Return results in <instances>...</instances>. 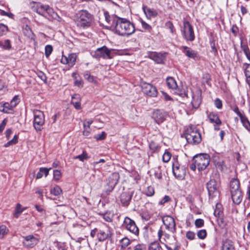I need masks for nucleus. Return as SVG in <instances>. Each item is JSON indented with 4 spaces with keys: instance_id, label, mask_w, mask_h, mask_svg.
<instances>
[{
    "instance_id": "f257e3e1",
    "label": "nucleus",
    "mask_w": 250,
    "mask_h": 250,
    "mask_svg": "<svg viewBox=\"0 0 250 250\" xmlns=\"http://www.w3.org/2000/svg\"><path fill=\"white\" fill-rule=\"evenodd\" d=\"M117 34L122 36H128L134 33L135 29L134 24L129 20L118 17L115 26Z\"/></svg>"
},
{
    "instance_id": "f03ea898",
    "label": "nucleus",
    "mask_w": 250,
    "mask_h": 250,
    "mask_svg": "<svg viewBox=\"0 0 250 250\" xmlns=\"http://www.w3.org/2000/svg\"><path fill=\"white\" fill-rule=\"evenodd\" d=\"M32 9L39 14L48 19L56 18L57 14L53 8L48 5H44L40 2H34Z\"/></svg>"
},
{
    "instance_id": "7ed1b4c3",
    "label": "nucleus",
    "mask_w": 250,
    "mask_h": 250,
    "mask_svg": "<svg viewBox=\"0 0 250 250\" xmlns=\"http://www.w3.org/2000/svg\"><path fill=\"white\" fill-rule=\"evenodd\" d=\"M93 19L92 15L87 10H83L77 13L76 22L78 26L85 28L91 25Z\"/></svg>"
},
{
    "instance_id": "20e7f679",
    "label": "nucleus",
    "mask_w": 250,
    "mask_h": 250,
    "mask_svg": "<svg viewBox=\"0 0 250 250\" xmlns=\"http://www.w3.org/2000/svg\"><path fill=\"white\" fill-rule=\"evenodd\" d=\"M186 138L189 144L196 145L201 141V135L195 126H189L187 130Z\"/></svg>"
},
{
    "instance_id": "39448f33",
    "label": "nucleus",
    "mask_w": 250,
    "mask_h": 250,
    "mask_svg": "<svg viewBox=\"0 0 250 250\" xmlns=\"http://www.w3.org/2000/svg\"><path fill=\"white\" fill-rule=\"evenodd\" d=\"M113 50V49H109L105 46H104L91 52V54L93 58L96 59L102 58L104 59H110L113 57L112 53Z\"/></svg>"
},
{
    "instance_id": "423d86ee",
    "label": "nucleus",
    "mask_w": 250,
    "mask_h": 250,
    "mask_svg": "<svg viewBox=\"0 0 250 250\" xmlns=\"http://www.w3.org/2000/svg\"><path fill=\"white\" fill-rule=\"evenodd\" d=\"M199 170L205 169L209 165V156L207 154H200L194 157L193 159Z\"/></svg>"
},
{
    "instance_id": "0eeeda50",
    "label": "nucleus",
    "mask_w": 250,
    "mask_h": 250,
    "mask_svg": "<svg viewBox=\"0 0 250 250\" xmlns=\"http://www.w3.org/2000/svg\"><path fill=\"white\" fill-rule=\"evenodd\" d=\"M34 127L37 131H41L45 122L44 113L40 110H37L34 111Z\"/></svg>"
},
{
    "instance_id": "6e6552de",
    "label": "nucleus",
    "mask_w": 250,
    "mask_h": 250,
    "mask_svg": "<svg viewBox=\"0 0 250 250\" xmlns=\"http://www.w3.org/2000/svg\"><path fill=\"white\" fill-rule=\"evenodd\" d=\"M182 32L184 38L187 41L192 42L194 40L195 36L193 28L188 21H185L184 22Z\"/></svg>"
},
{
    "instance_id": "1a4fd4ad",
    "label": "nucleus",
    "mask_w": 250,
    "mask_h": 250,
    "mask_svg": "<svg viewBox=\"0 0 250 250\" xmlns=\"http://www.w3.org/2000/svg\"><path fill=\"white\" fill-rule=\"evenodd\" d=\"M172 171L174 176L179 180L183 179L186 175L185 167L179 164L177 161L173 163Z\"/></svg>"
},
{
    "instance_id": "9d476101",
    "label": "nucleus",
    "mask_w": 250,
    "mask_h": 250,
    "mask_svg": "<svg viewBox=\"0 0 250 250\" xmlns=\"http://www.w3.org/2000/svg\"><path fill=\"white\" fill-rule=\"evenodd\" d=\"M119 179V175L118 173H113L111 174L106 180L105 190L106 192H110L113 190L117 184Z\"/></svg>"
},
{
    "instance_id": "9b49d317",
    "label": "nucleus",
    "mask_w": 250,
    "mask_h": 250,
    "mask_svg": "<svg viewBox=\"0 0 250 250\" xmlns=\"http://www.w3.org/2000/svg\"><path fill=\"white\" fill-rule=\"evenodd\" d=\"M123 226L131 233L137 235L139 233V229L135 222L128 217H126L124 221Z\"/></svg>"
},
{
    "instance_id": "f8f14e48",
    "label": "nucleus",
    "mask_w": 250,
    "mask_h": 250,
    "mask_svg": "<svg viewBox=\"0 0 250 250\" xmlns=\"http://www.w3.org/2000/svg\"><path fill=\"white\" fill-rule=\"evenodd\" d=\"M163 224L166 229L170 232L174 233L176 231V224L174 219L168 215L164 216L162 218Z\"/></svg>"
},
{
    "instance_id": "ddd939ff",
    "label": "nucleus",
    "mask_w": 250,
    "mask_h": 250,
    "mask_svg": "<svg viewBox=\"0 0 250 250\" xmlns=\"http://www.w3.org/2000/svg\"><path fill=\"white\" fill-rule=\"evenodd\" d=\"M167 116V112L160 109L154 110L151 115L152 118L158 124L163 123L166 119Z\"/></svg>"
},
{
    "instance_id": "4468645a",
    "label": "nucleus",
    "mask_w": 250,
    "mask_h": 250,
    "mask_svg": "<svg viewBox=\"0 0 250 250\" xmlns=\"http://www.w3.org/2000/svg\"><path fill=\"white\" fill-rule=\"evenodd\" d=\"M23 245L27 248H32L35 246L39 242V240L33 235L23 236Z\"/></svg>"
},
{
    "instance_id": "2eb2a0df",
    "label": "nucleus",
    "mask_w": 250,
    "mask_h": 250,
    "mask_svg": "<svg viewBox=\"0 0 250 250\" xmlns=\"http://www.w3.org/2000/svg\"><path fill=\"white\" fill-rule=\"evenodd\" d=\"M142 89L145 94L150 97H156L157 95L156 88L150 83H143L142 84Z\"/></svg>"
},
{
    "instance_id": "dca6fc26",
    "label": "nucleus",
    "mask_w": 250,
    "mask_h": 250,
    "mask_svg": "<svg viewBox=\"0 0 250 250\" xmlns=\"http://www.w3.org/2000/svg\"><path fill=\"white\" fill-rule=\"evenodd\" d=\"M208 195L210 198H213L218 195L217 183L214 180H210L207 184Z\"/></svg>"
},
{
    "instance_id": "f3484780",
    "label": "nucleus",
    "mask_w": 250,
    "mask_h": 250,
    "mask_svg": "<svg viewBox=\"0 0 250 250\" xmlns=\"http://www.w3.org/2000/svg\"><path fill=\"white\" fill-rule=\"evenodd\" d=\"M77 55L75 53L69 54L68 57L62 55L61 62L63 64H68L70 67L73 66L76 62Z\"/></svg>"
},
{
    "instance_id": "a211bd4d",
    "label": "nucleus",
    "mask_w": 250,
    "mask_h": 250,
    "mask_svg": "<svg viewBox=\"0 0 250 250\" xmlns=\"http://www.w3.org/2000/svg\"><path fill=\"white\" fill-rule=\"evenodd\" d=\"M202 102L201 91L200 90H196L192 94V100L191 104L194 109L198 108Z\"/></svg>"
},
{
    "instance_id": "6ab92c4d",
    "label": "nucleus",
    "mask_w": 250,
    "mask_h": 250,
    "mask_svg": "<svg viewBox=\"0 0 250 250\" xmlns=\"http://www.w3.org/2000/svg\"><path fill=\"white\" fill-rule=\"evenodd\" d=\"M157 234L159 240L162 244L167 243L170 237V235L163 230L162 227L159 229Z\"/></svg>"
},
{
    "instance_id": "aec40b11",
    "label": "nucleus",
    "mask_w": 250,
    "mask_h": 250,
    "mask_svg": "<svg viewBox=\"0 0 250 250\" xmlns=\"http://www.w3.org/2000/svg\"><path fill=\"white\" fill-rule=\"evenodd\" d=\"M142 8L143 12L148 19H151L152 18L156 17L158 15L156 10L150 8L146 5H144Z\"/></svg>"
},
{
    "instance_id": "412c9836",
    "label": "nucleus",
    "mask_w": 250,
    "mask_h": 250,
    "mask_svg": "<svg viewBox=\"0 0 250 250\" xmlns=\"http://www.w3.org/2000/svg\"><path fill=\"white\" fill-rule=\"evenodd\" d=\"M233 202L237 205L239 204L242 199V195L240 190L230 192Z\"/></svg>"
},
{
    "instance_id": "4be33fe9",
    "label": "nucleus",
    "mask_w": 250,
    "mask_h": 250,
    "mask_svg": "<svg viewBox=\"0 0 250 250\" xmlns=\"http://www.w3.org/2000/svg\"><path fill=\"white\" fill-rule=\"evenodd\" d=\"M221 250H235L234 242L226 239L222 241Z\"/></svg>"
},
{
    "instance_id": "5701e85b",
    "label": "nucleus",
    "mask_w": 250,
    "mask_h": 250,
    "mask_svg": "<svg viewBox=\"0 0 250 250\" xmlns=\"http://www.w3.org/2000/svg\"><path fill=\"white\" fill-rule=\"evenodd\" d=\"M132 197V194L129 192H124L121 195V201L124 206L129 204Z\"/></svg>"
},
{
    "instance_id": "b1692460",
    "label": "nucleus",
    "mask_w": 250,
    "mask_h": 250,
    "mask_svg": "<svg viewBox=\"0 0 250 250\" xmlns=\"http://www.w3.org/2000/svg\"><path fill=\"white\" fill-rule=\"evenodd\" d=\"M182 48L184 49L183 52L188 57L194 60L197 58V53L195 51L186 46H183Z\"/></svg>"
},
{
    "instance_id": "393cba45",
    "label": "nucleus",
    "mask_w": 250,
    "mask_h": 250,
    "mask_svg": "<svg viewBox=\"0 0 250 250\" xmlns=\"http://www.w3.org/2000/svg\"><path fill=\"white\" fill-rule=\"evenodd\" d=\"M208 118L211 123L215 124L217 125L221 124V121L220 120L217 113L210 112L208 115Z\"/></svg>"
},
{
    "instance_id": "a878e982",
    "label": "nucleus",
    "mask_w": 250,
    "mask_h": 250,
    "mask_svg": "<svg viewBox=\"0 0 250 250\" xmlns=\"http://www.w3.org/2000/svg\"><path fill=\"white\" fill-rule=\"evenodd\" d=\"M80 101L81 99L79 95L74 94L72 96L71 104L76 109H80L81 108Z\"/></svg>"
},
{
    "instance_id": "bb28decb",
    "label": "nucleus",
    "mask_w": 250,
    "mask_h": 250,
    "mask_svg": "<svg viewBox=\"0 0 250 250\" xmlns=\"http://www.w3.org/2000/svg\"><path fill=\"white\" fill-rule=\"evenodd\" d=\"M167 85L172 89H177L178 86L175 80L173 77H168L166 80Z\"/></svg>"
},
{
    "instance_id": "cd10ccee",
    "label": "nucleus",
    "mask_w": 250,
    "mask_h": 250,
    "mask_svg": "<svg viewBox=\"0 0 250 250\" xmlns=\"http://www.w3.org/2000/svg\"><path fill=\"white\" fill-rule=\"evenodd\" d=\"M12 105L9 103H0V111L4 113H7L9 110L13 108Z\"/></svg>"
},
{
    "instance_id": "c85d7f7f",
    "label": "nucleus",
    "mask_w": 250,
    "mask_h": 250,
    "mask_svg": "<svg viewBox=\"0 0 250 250\" xmlns=\"http://www.w3.org/2000/svg\"><path fill=\"white\" fill-rule=\"evenodd\" d=\"M52 169V167H50L49 168L45 167H41L39 169V171L38 172L36 175L37 179L41 178L43 174H44L45 176L46 177L48 174L49 171Z\"/></svg>"
},
{
    "instance_id": "c756f323",
    "label": "nucleus",
    "mask_w": 250,
    "mask_h": 250,
    "mask_svg": "<svg viewBox=\"0 0 250 250\" xmlns=\"http://www.w3.org/2000/svg\"><path fill=\"white\" fill-rule=\"evenodd\" d=\"M230 192L240 190L239 188V182L237 179L232 180L230 183Z\"/></svg>"
},
{
    "instance_id": "7c9ffc66",
    "label": "nucleus",
    "mask_w": 250,
    "mask_h": 250,
    "mask_svg": "<svg viewBox=\"0 0 250 250\" xmlns=\"http://www.w3.org/2000/svg\"><path fill=\"white\" fill-rule=\"evenodd\" d=\"M150 58L158 63L163 61L162 56L156 52H152L150 54Z\"/></svg>"
},
{
    "instance_id": "2f4dec72",
    "label": "nucleus",
    "mask_w": 250,
    "mask_h": 250,
    "mask_svg": "<svg viewBox=\"0 0 250 250\" xmlns=\"http://www.w3.org/2000/svg\"><path fill=\"white\" fill-rule=\"evenodd\" d=\"M240 118L243 126L250 132V122L248 118L245 115L241 116Z\"/></svg>"
},
{
    "instance_id": "473e14b6",
    "label": "nucleus",
    "mask_w": 250,
    "mask_h": 250,
    "mask_svg": "<svg viewBox=\"0 0 250 250\" xmlns=\"http://www.w3.org/2000/svg\"><path fill=\"white\" fill-rule=\"evenodd\" d=\"M0 47L5 50H9L11 48L10 41L5 40L0 41Z\"/></svg>"
},
{
    "instance_id": "72a5a7b5",
    "label": "nucleus",
    "mask_w": 250,
    "mask_h": 250,
    "mask_svg": "<svg viewBox=\"0 0 250 250\" xmlns=\"http://www.w3.org/2000/svg\"><path fill=\"white\" fill-rule=\"evenodd\" d=\"M97 238L100 241H103L105 240L108 237V234L103 230H100L98 231Z\"/></svg>"
},
{
    "instance_id": "f704fd0d",
    "label": "nucleus",
    "mask_w": 250,
    "mask_h": 250,
    "mask_svg": "<svg viewBox=\"0 0 250 250\" xmlns=\"http://www.w3.org/2000/svg\"><path fill=\"white\" fill-rule=\"evenodd\" d=\"M50 193L55 196H58L62 193V190L59 186H56L50 190Z\"/></svg>"
},
{
    "instance_id": "c9c22d12",
    "label": "nucleus",
    "mask_w": 250,
    "mask_h": 250,
    "mask_svg": "<svg viewBox=\"0 0 250 250\" xmlns=\"http://www.w3.org/2000/svg\"><path fill=\"white\" fill-rule=\"evenodd\" d=\"M148 250H163V249L158 242H154L150 244Z\"/></svg>"
},
{
    "instance_id": "e433bc0d",
    "label": "nucleus",
    "mask_w": 250,
    "mask_h": 250,
    "mask_svg": "<svg viewBox=\"0 0 250 250\" xmlns=\"http://www.w3.org/2000/svg\"><path fill=\"white\" fill-rule=\"evenodd\" d=\"M120 244L121 248L125 249L130 244V241L127 238L125 237L121 240Z\"/></svg>"
},
{
    "instance_id": "4c0bfd02",
    "label": "nucleus",
    "mask_w": 250,
    "mask_h": 250,
    "mask_svg": "<svg viewBox=\"0 0 250 250\" xmlns=\"http://www.w3.org/2000/svg\"><path fill=\"white\" fill-rule=\"evenodd\" d=\"M23 211V209L21 208V206L20 204L17 205L14 215L16 218H18L20 214Z\"/></svg>"
},
{
    "instance_id": "58836bf2",
    "label": "nucleus",
    "mask_w": 250,
    "mask_h": 250,
    "mask_svg": "<svg viewBox=\"0 0 250 250\" xmlns=\"http://www.w3.org/2000/svg\"><path fill=\"white\" fill-rule=\"evenodd\" d=\"M88 158L87 154L85 151H83L82 154L76 156L74 157V159H79L82 162H83L84 160H87Z\"/></svg>"
},
{
    "instance_id": "ea45409f",
    "label": "nucleus",
    "mask_w": 250,
    "mask_h": 250,
    "mask_svg": "<svg viewBox=\"0 0 250 250\" xmlns=\"http://www.w3.org/2000/svg\"><path fill=\"white\" fill-rule=\"evenodd\" d=\"M102 216L105 221L110 222L112 220L113 214L110 212H105L102 214Z\"/></svg>"
},
{
    "instance_id": "a19ab883",
    "label": "nucleus",
    "mask_w": 250,
    "mask_h": 250,
    "mask_svg": "<svg viewBox=\"0 0 250 250\" xmlns=\"http://www.w3.org/2000/svg\"><path fill=\"white\" fill-rule=\"evenodd\" d=\"M9 231L8 229L4 225H1L0 226V238L3 237L4 235L7 234Z\"/></svg>"
},
{
    "instance_id": "79ce46f5",
    "label": "nucleus",
    "mask_w": 250,
    "mask_h": 250,
    "mask_svg": "<svg viewBox=\"0 0 250 250\" xmlns=\"http://www.w3.org/2000/svg\"><path fill=\"white\" fill-rule=\"evenodd\" d=\"M18 135H15L11 140L9 141L4 145V146L7 147L16 144L18 143Z\"/></svg>"
},
{
    "instance_id": "37998d69",
    "label": "nucleus",
    "mask_w": 250,
    "mask_h": 250,
    "mask_svg": "<svg viewBox=\"0 0 250 250\" xmlns=\"http://www.w3.org/2000/svg\"><path fill=\"white\" fill-rule=\"evenodd\" d=\"M207 231L206 229H203L199 230L197 232V236L200 239H204L207 236Z\"/></svg>"
},
{
    "instance_id": "c03bdc74",
    "label": "nucleus",
    "mask_w": 250,
    "mask_h": 250,
    "mask_svg": "<svg viewBox=\"0 0 250 250\" xmlns=\"http://www.w3.org/2000/svg\"><path fill=\"white\" fill-rule=\"evenodd\" d=\"M8 31L7 26L4 24L0 23V36L5 35Z\"/></svg>"
},
{
    "instance_id": "a18cd8bd",
    "label": "nucleus",
    "mask_w": 250,
    "mask_h": 250,
    "mask_svg": "<svg viewBox=\"0 0 250 250\" xmlns=\"http://www.w3.org/2000/svg\"><path fill=\"white\" fill-rule=\"evenodd\" d=\"M246 77L250 76V63H245L243 64Z\"/></svg>"
},
{
    "instance_id": "49530a36",
    "label": "nucleus",
    "mask_w": 250,
    "mask_h": 250,
    "mask_svg": "<svg viewBox=\"0 0 250 250\" xmlns=\"http://www.w3.org/2000/svg\"><path fill=\"white\" fill-rule=\"evenodd\" d=\"M171 156V155L170 152L168 151L165 152L163 155L162 159L163 162L165 163L168 162L170 160Z\"/></svg>"
},
{
    "instance_id": "de8ad7c7",
    "label": "nucleus",
    "mask_w": 250,
    "mask_h": 250,
    "mask_svg": "<svg viewBox=\"0 0 250 250\" xmlns=\"http://www.w3.org/2000/svg\"><path fill=\"white\" fill-rule=\"evenodd\" d=\"M53 47L51 45H47L45 47V55L46 57H48L52 53Z\"/></svg>"
},
{
    "instance_id": "09e8293b",
    "label": "nucleus",
    "mask_w": 250,
    "mask_h": 250,
    "mask_svg": "<svg viewBox=\"0 0 250 250\" xmlns=\"http://www.w3.org/2000/svg\"><path fill=\"white\" fill-rule=\"evenodd\" d=\"M62 177V173L59 170H54L53 172L54 179L56 181H58Z\"/></svg>"
},
{
    "instance_id": "8fccbe9b",
    "label": "nucleus",
    "mask_w": 250,
    "mask_h": 250,
    "mask_svg": "<svg viewBox=\"0 0 250 250\" xmlns=\"http://www.w3.org/2000/svg\"><path fill=\"white\" fill-rule=\"evenodd\" d=\"M140 21L141 23L142 26L144 29L147 30L149 31L150 30H151L152 28H151V26L150 25H149L148 24H147L146 22H145V21H144L142 20H141Z\"/></svg>"
},
{
    "instance_id": "3c124183",
    "label": "nucleus",
    "mask_w": 250,
    "mask_h": 250,
    "mask_svg": "<svg viewBox=\"0 0 250 250\" xmlns=\"http://www.w3.org/2000/svg\"><path fill=\"white\" fill-rule=\"evenodd\" d=\"M204 225V221L202 219H197L195 221V225L197 228L202 227Z\"/></svg>"
},
{
    "instance_id": "603ef678",
    "label": "nucleus",
    "mask_w": 250,
    "mask_h": 250,
    "mask_svg": "<svg viewBox=\"0 0 250 250\" xmlns=\"http://www.w3.org/2000/svg\"><path fill=\"white\" fill-rule=\"evenodd\" d=\"M19 102V99L18 96L16 95L14 97L12 100L11 101L10 104L12 105L13 107H15Z\"/></svg>"
},
{
    "instance_id": "864d4df0",
    "label": "nucleus",
    "mask_w": 250,
    "mask_h": 250,
    "mask_svg": "<svg viewBox=\"0 0 250 250\" xmlns=\"http://www.w3.org/2000/svg\"><path fill=\"white\" fill-rule=\"evenodd\" d=\"M106 137V134L104 132L96 135L94 138L98 140H104Z\"/></svg>"
},
{
    "instance_id": "5fc2aeb1",
    "label": "nucleus",
    "mask_w": 250,
    "mask_h": 250,
    "mask_svg": "<svg viewBox=\"0 0 250 250\" xmlns=\"http://www.w3.org/2000/svg\"><path fill=\"white\" fill-rule=\"evenodd\" d=\"M154 193V189L153 187L149 186L146 191V195L148 196H152Z\"/></svg>"
},
{
    "instance_id": "6e6d98bb",
    "label": "nucleus",
    "mask_w": 250,
    "mask_h": 250,
    "mask_svg": "<svg viewBox=\"0 0 250 250\" xmlns=\"http://www.w3.org/2000/svg\"><path fill=\"white\" fill-rule=\"evenodd\" d=\"M220 207H221L220 204H216V208L214 210V214L215 216H219V217L220 216V215L222 213L221 210L220 209Z\"/></svg>"
},
{
    "instance_id": "4d7b16f0",
    "label": "nucleus",
    "mask_w": 250,
    "mask_h": 250,
    "mask_svg": "<svg viewBox=\"0 0 250 250\" xmlns=\"http://www.w3.org/2000/svg\"><path fill=\"white\" fill-rule=\"evenodd\" d=\"M149 147L153 152L157 151L159 148V146L153 142L150 143Z\"/></svg>"
},
{
    "instance_id": "13d9d810",
    "label": "nucleus",
    "mask_w": 250,
    "mask_h": 250,
    "mask_svg": "<svg viewBox=\"0 0 250 250\" xmlns=\"http://www.w3.org/2000/svg\"><path fill=\"white\" fill-rule=\"evenodd\" d=\"M170 200V198L167 195H165L164 198L160 201L159 204L161 205H164L165 203L168 202Z\"/></svg>"
},
{
    "instance_id": "bf43d9fd",
    "label": "nucleus",
    "mask_w": 250,
    "mask_h": 250,
    "mask_svg": "<svg viewBox=\"0 0 250 250\" xmlns=\"http://www.w3.org/2000/svg\"><path fill=\"white\" fill-rule=\"evenodd\" d=\"M195 233L191 231H188L187 232L186 237L189 240H193L195 238Z\"/></svg>"
},
{
    "instance_id": "052dcab7",
    "label": "nucleus",
    "mask_w": 250,
    "mask_h": 250,
    "mask_svg": "<svg viewBox=\"0 0 250 250\" xmlns=\"http://www.w3.org/2000/svg\"><path fill=\"white\" fill-rule=\"evenodd\" d=\"M214 104H215V106L218 109H220L222 107V101L221 100H220L218 98H217L216 99H215V100L214 101Z\"/></svg>"
},
{
    "instance_id": "680f3d73",
    "label": "nucleus",
    "mask_w": 250,
    "mask_h": 250,
    "mask_svg": "<svg viewBox=\"0 0 250 250\" xmlns=\"http://www.w3.org/2000/svg\"><path fill=\"white\" fill-rule=\"evenodd\" d=\"M133 250H146V247L143 244H138L134 247Z\"/></svg>"
},
{
    "instance_id": "e2e57ef3",
    "label": "nucleus",
    "mask_w": 250,
    "mask_h": 250,
    "mask_svg": "<svg viewBox=\"0 0 250 250\" xmlns=\"http://www.w3.org/2000/svg\"><path fill=\"white\" fill-rule=\"evenodd\" d=\"M23 33L26 36H28V37H30L32 34L30 28L27 26L24 28L23 30Z\"/></svg>"
},
{
    "instance_id": "0e129e2a",
    "label": "nucleus",
    "mask_w": 250,
    "mask_h": 250,
    "mask_svg": "<svg viewBox=\"0 0 250 250\" xmlns=\"http://www.w3.org/2000/svg\"><path fill=\"white\" fill-rule=\"evenodd\" d=\"M84 130L83 131V134L85 136H88L90 133V128L88 126H83Z\"/></svg>"
},
{
    "instance_id": "69168bd1",
    "label": "nucleus",
    "mask_w": 250,
    "mask_h": 250,
    "mask_svg": "<svg viewBox=\"0 0 250 250\" xmlns=\"http://www.w3.org/2000/svg\"><path fill=\"white\" fill-rule=\"evenodd\" d=\"M38 76L40 78L42 81L45 82L46 81V77L45 75L41 71H40L38 73Z\"/></svg>"
},
{
    "instance_id": "338daca9",
    "label": "nucleus",
    "mask_w": 250,
    "mask_h": 250,
    "mask_svg": "<svg viewBox=\"0 0 250 250\" xmlns=\"http://www.w3.org/2000/svg\"><path fill=\"white\" fill-rule=\"evenodd\" d=\"M166 25L170 30V32L173 33L174 32V27L172 23L170 21H168L166 23Z\"/></svg>"
},
{
    "instance_id": "774afa93",
    "label": "nucleus",
    "mask_w": 250,
    "mask_h": 250,
    "mask_svg": "<svg viewBox=\"0 0 250 250\" xmlns=\"http://www.w3.org/2000/svg\"><path fill=\"white\" fill-rule=\"evenodd\" d=\"M84 78L89 82H92L94 80V78L89 73L86 72L84 75Z\"/></svg>"
}]
</instances>
